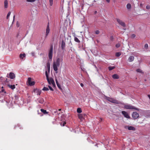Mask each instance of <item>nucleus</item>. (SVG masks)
<instances>
[{"label": "nucleus", "mask_w": 150, "mask_h": 150, "mask_svg": "<svg viewBox=\"0 0 150 150\" xmlns=\"http://www.w3.org/2000/svg\"><path fill=\"white\" fill-rule=\"evenodd\" d=\"M42 90L43 91H48L49 90V89L48 88L46 87H44V88H43L42 89Z\"/></svg>", "instance_id": "obj_30"}, {"label": "nucleus", "mask_w": 150, "mask_h": 150, "mask_svg": "<svg viewBox=\"0 0 150 150\" xmlns=\"http://www.w3.org/2000/svg\"><path fill=\"white\" fill-rule=\"evenodd\" d=\"M41 111L44 114H47L48 113V112H47L46 110H44L43 109H41Z\"/></svg>", "instance_id": "obj_20"}, {"label": "nucleus", "mask_w": 150, "mask_h": 150, "mask_svg": "<svg viewBox=\"0 0 150 150\" xmlns=\"http://www.w3.org/2000/svg\"><path fill=\"white\" fill-rule=\"evenodd\" d=\"M136 71L137 72L140 73L142 74L144 73V72H142V71L140 69H137Z\"/></svg>", "instance_id": "obj_26"}, {"label": "nucleus", "mask_w": 150, "mask_h": 150, "mask_svg": "<svg viewBox=\"0 0 150 150\" xmlns=\"http://www.w3.org/2000/svg\"><path fill=\"white\" fill-rule=\"evenodd\" d=\"M83 6H84V5L83 4H82L81 5L82 9H83Z\"/></svg>", "instance_id": "obj_55"}, {"label": "nucleus", "mask_w": 150, "mask_h": 150, "mask_svg": "<svg viewBox=\"0 0 150 150\" xmlns=\"http://www.w3.org/2000/svg\"><path fill=\"white\" fill-rule=\"evenodd\" d=\"M107 100L111 102L112 103H115L116 104H122V105H124V103H122L121 102L119 101L116 99H113L108 98L107 99Z\"/></svg>", "instance_id": "obj_3"}, {"label": "nucleus", "mask_w": 150, "mask_h": 150, "mask_svg": "<svg viewBox=\"0 0 150 150\" xmlns=\"http://www.w3.org/2000/svg\"><path fill=\"white\" fill-rule=\"evenodd\" d=\"M8 74L7 76H6V77H7L8 78V77H9V76H8Z\"/></svg>", "instance_id": "obj_61"}, {"label": "nucleus", "mask_w": 150, "mask_h": 150, "mask_svg": "<svg viewBox=\"0 0 150 150\" xmlns=\"http://www.w3.org/2000/svg\"><path fill=\"white\" fill-rule=\"evenodd\" d=\"M8 2L7 0H5L4 1V6L5 8L8 7Z\"/></svg>", "instance_id": "obj_16"}, {"label": "nucleus", "mask_w": 150, "mask_h": 150, "mask_svg": "<svg viewBox=\"0 0 150 150\" xmlns=\"http://www.w3.org/2000/svg\"><path fill=\"white\" fill-rule=\"evenodd\" d=\"M47 67H50V62H48L47 63Z\"/></svg>", "instance_id": "obj_42"}, {"label": "nucleus", "mask_w": 150, "mask_h": 150, "mask_svg": "<svg viewBox=\"0 0 150 150\" xmlns=\"http://www.w3.org/2000/svg\"><path fill=\"white\" fill-rule=\"evenodd\" d=\"M99 33H100V31L98 30H96L95 31V33L96 34H98Z\"/></svg>", "instance_id": "obj_45"}, {"label": "nucleus", "mask_w": 150, "mask_h": 150, "mask_svg": "<svg viewBox=\"0 0 150 150\" xmlns=\"http://www.w3.org/2000/svg\"><path fill=\"white\" fill-rule=\"evenodd\" d=\"M55 81H56V82L57 84L59 83L57 81V79H55Z\"/></svg>", "instance_id": "obj_53"}, {"label": "nucleus", "mask_w": 150, "mask_h": 150, "mask_svg": "<svg viewBox=\"0 0 150 150\" xmlns=\"http://www.w3.org/2000/svg\"><path fill=\"white\" fill-rule=\"evenodd\" d=\"M106 1L108 3L110 1V0H106Z\"/></svg>", "instance_id": "obj_57"}, {"label": "nucleus", "mask_w": 150, "mask_h": 150, "mask_svg": "<svg viewBox=\"0 0 150 150\" xmlns=\"http://www.w3.org/2000/svg\"><path fill=\"white\" fill-rule=\"evenodd\" d=\"M8 82H9V81L7 79H6V80L4 82V83H3V84H5L6 83H8Z\"/></svg>", "instance_id": "obj_37"}, {"label": "nucleus", "mask_w": 150, "mask_h": 150, "mask_svg": "<svg viewBox=\"0 0 150 150\" xmlns=\"http://www.w3.org/2000/svg\"><path fill=\"white\" fill-rule=\"evenodd\" d=\"M53 45L51 44L50 45V48L49 50L48 53L49 58L50 59L51 61L52 60V54H53Z\"/></svg>", "instance_id": "obj_2"}, {"label": "nucleus", "mask_w": 150, "mask_h": 150, "mask_svg": "<svg viewBox=\"0 0 150 150\" xmlns=\"http://www.w3.org/2000/svg\"><path fill=\"white\" fill-rule=\"evenodd\" d=\"M15 77V74L12 72H11L9 74V78L11 79H13Z\"/></svg>", "instance_id": "obj_12"}, {"label": "nucleus", "mask_w": 150, "mask_h": 150, "mask_svg": "<svg viewBox=\"0 0 150 150\" xmlns=\"http://www.w3.org/2000/svg\"><path fill=\"white\" fill-rule=\"evenodd\" d=\"M47 79L49 84L50 85L51 83L50 80L49 79Z\"/></svg>", "instance_id": "obj_38"}, {"label": "nucleus", "mask_w": 150, "mask_h": 150, "mask_svg": "<svg viewBox=\"0 0 150 150\" xmlns=\"http://www.w3.org/2000/svg\"><path fill=\"white\" fill-rule=\"evenodd\" d=\"M66 46V44L64 40H62L61 41V49L64 51L65 50V47Z\"/></svg>", "instance_id": "obj_7"}, {"label": "nucleus", "mask_w": 150, "mask_h": 150, "mask_svg": "<svg viewBox=\"0 0 150 150\" xmlns=\"http://www.w3.org/2000/svg\"><path fill=\"white\" fill-rule=\"evenodd\" d=\"M26 56V54L25 53L23 54H20L19 55V57L20 58L23 59L24 57H25Z\"/></svg>", "instance_id": "obj_19"}, {"label": "nucleus", "mask_w": 150, "mask_h": 150, "mask_svg": "<svg viewBox=\"0 0 150 150\" xmlns=\"http://www.w3.org/2000/svg\"><path fill=\"white\" fill-rule=\"evenodd\" d=\"M122 113L125 117L129 119L130 118V117L127 112L123 111L122 112Z\"/></svg>", "instance_id": "obj_9"}, {"label": "nucleus", "mask_w": 150, "mask_h": 150, "mask_svg": "<svg viewBox=\"0 0 150 150\" xmlns=\"http://www.w3.org/2000/svg\"><path fill=\"white\" fill-rule=\"evenodd\" d=\"M16 26L17 27H18L19 26V24L18 23V22H17V23H16Z\"/></svg>", "instance_id": "obj_52"}, {"label": "nucleus", "mask_w": 150, "mask_h": 150, "mask_svg": "<svg viewBox=\"0 0 150 150\" xmlns=\"http://www.w3.org/2000/svg\"><path fill=\"white\" fill-rule=\"evenodd\" d=\"M48 87L50 90L52 91H54V89L52 88L51 86H48Z\"/></svg>", "instance_id": "obj_40"}, {"label": "nucleus", "mask_w": 150, "mask_h": 150, "mask_svg": "<svg viewBox=\"0 0 150 150\" xmlns=\"http://www.w3.org/2000/svg\"><path fill=\"white\" fill-rule=\"evenodd\" d=\"M117 21L118 23L123 27H125L126 26L125 23L123 22H122V21L120 20L119 19H117Z\"/></svg>", "instance_id": "obj_8"}, {"label": "nucleus", "mask_w": 150, "mask_h": 150, "mask_svg": "<svg viewBox=\"0 0 150 150\" xmlns=\"http://www.w3.org/2000/svg\"><path fill=\"white\" fill-rule=\"evenodd\" d=\"M61 109H59V111H61Z\"/></svg>", "instance_id": "obj_64"}, {"label": "nucleus", "mask_w": 150, "mask_h": 150, "mask_svg": "<svg viewBox=\"0 0 150 150\" xmlns=\"http://www.w3.org/2000/svg\"><path fill=\"white\" fill-rule=\"evenodd\" d=\"M50 79L51 81V84H52V85L54 86H55V83L54 80L52 78H50Z\"/></svg>", "instance_id": "obj_18"}, {"label": "nucleus", "mask_w": 150, "mask_h": 150, "mask_svg": "<svg viewBox=\"0 0 150 150\" xmlns=\"http://www.w3.org/2000/svg\"><path fill=\"white\" fill-rule=\"evenodd\" d=\"M47 68L48 71L49 72V73L50 72V67H49V68L47 67Z\"/></svg>", "instance_id": "obj_50"}, {"label": "nucleus", "mask_w": 150, "mask_h": 150, "mask_svg": "<svg viewBox=\"0 0 150 150\" xmlns=\"http://www.w3.org/2000/svg\"><path fill=\"white\" fill-rule=\"evenodd\" d=\"M80 85H81V86L82 87H83L84 86V85L83 83H81L80 84Z\"/></svg>", "instance_id": "obj_54"}, {"label": "nucleus", "mask_w": 150, "mask_h": 150, "mask_svg": "<svg viewBox=\"0 0 150 150\" xmlns=\"http://www.w3.org/2000/svg\"><path fill=\"white\" fill-rule=\"evenodd\" d=\"M15 16L14 15L13 16V22L12 23V24H13V22L14 21V19H15Z\"/></svg>", "instance_id": "obj_51"}, {"label": "nucleus", "mask_w": 150, "mask_h": 150, "mask_svg": "<svg viewBox=\"0 0 150 150\" xmlns=\"http://www.w3.org/2000/svg\"><path fill=\"white\" fill-rule=\"evenodd\" d=\"M49 23H48L47 24V27L46 28V36L45 37V38H46L47 36L48 35V33H49L50 32V28H49Z\"/></svg>", "instance_id": "obj_11"}, {"label": "nucleus", "mask_w": 150, "mask_h": 150, "mask_svg": "<svg viewBox=\"0 0 150 150\" xmlns=\"http://www.w3.org/2000/svg\"><path fill=\"white\" fill-rule=\"evenodd\" d=\"M146 9H150V6L149 5H147L146 6Z\"/></svg>", "instance_id": "obj_44"}, {"label": "nucleus", "mask_w": 150, "mask_h": 150, "mask_svg": "<svg viewBox=\"0 0 150 150\" xmlns=\"http://www.w3.org/2000/svg\"><path fill=\"white\" fill-rule=\"evenodd\" d=\"M32 54L33 56H34L35 55V54L34 52H32Z\"/></svg>", "instance_id": "obj_56"}, {"label": "nucleus", "mask_w": 150, "mask_h": 150, "mask_svg": "<svg viewBox=\"0 0 150 150\" xmlns=\"http://www.w3.org/2000/svg\"><path fill=\"white\" fill-rule=\"evenodd\" d=\"M115 66H113V67H108V69L110 71H111L112 70H113V69H114L115 68Z\"/></svg>", "instance_id": "obj_23"}, {"label": "nucleus", "mask_w": 150, "mask_h": 150, "mask_svg": "<svg viewBox=\"0 0 150 150\" xmlns=\"http://www.w3.org/2000/svg\"><path fill=\"white\" fill-rule=\"evenodd\" d=\"M112 78L114 79H117L119 78V76L116 74L113 75L112 76Z\"/></svg>", "instance_id": "obj_14"}, {"label": "nucleus", "mask_w": 150, "mask_h": 150, "mask_svg": "<svg viewBox=\"0 0 150 150\" xmlns=\"http://www.w3.org/2000/svg\"><path fill=\"white\" fill-rule=\"evenodd\" d=\"M49 1L50 5L52 6L53 4V0H49Z\"/></svg>", "instance_id": "obj_36"}, {"label": "nucleus", "mask_w": 150, "mask_h": 150, "mask_svg": "<svg viewBox=\"0 0 150 150\" xmlns=\"http://www.w3.org/2000/svg\"><path fill=\"white\" fill-rule=\"evenodd\" d=\"M82 112V111L81 108H79L77 109V112L78 113H80L81 112Z\"/></svg>", "instance_id": "obj_22"}, {"label": "nucleus", "mask_w": 150, "mask_h": 150, "mask_svg": "<svg viewBox=\"0 0 150 150\" xmlns=\"http://www.w3.org/2000/svg\"><path fill=\"white\" fill-rule=\"evenodd\" d=\"M131 5L129 3H128L127 5V8L128 9H130L131 8Z\"/></svg>", "instance_id": "obj_25"}, {"label": "nucleus", "mask_w": 150, "mask_h": 150, "mask_svg": "<svg viewBox=\"0 0 150 150\" xmlns=\"http://www.w3.org/2000/svg\"><path fill=\"white\" fill-rule=\"evenodd\" d=\"M136 35L135 34H133L132 35L131 37L132 38H134L135 37Z\"/></svg>", "instance_id": "obj_46"}, {"label": "nucleus", "mask_w": 150, "mask_h": 150, "mask_svg": "<svg viewBox=\"0 0 150 150\" xmlns=\"http://www.w3.org/2000/svg\"><path fill=\"white\" fill-rule=\"evenodd\" d=\"M110 39L111 41H112L113 39V37L112 36H111L110 37Z\"/></svg>", "instance_id": "obj_47"}, {"label": "nucleus", "mask_w": 150, "mask_h": 150, "mask_svg": "<svg viewBox=\"0 0 150 150\" xmlns=\"http://www.w3.org/2000/svg\"><path fill=\"white\" fill-rule=\"evenodd\" d=\"M74 40L76 42H77L79 43L80 42V41L76 37H75Z\"/></svg>", "instance_id": "obj_21"}, {"label": "nucleus", "mask_w": 150, "mask_h": 150, "mask_svg": "<svg viewBox=\"0 0 150 150\" xmlns=\"http://www.w3.org/2000/svg\"><path fill=\"white\" fill-rule=\"evenodd\" d=\"M63 56H62L61 58H58L57 59L56 62H54L53 63V68L54 70L55 71V73H58V66L59 67L60 65V62H62L63 61Z\"/></svg>", "instance_id": "obj_1"}, {"label": "nucleus", "mask_w": 150, "mask_h": 150, "mask_svg": "<svg viewBox=\"0 0 150 150\" xmlns=\"http://www.w3.org/2000/svg\"><path fill=\"white\" fill-rule=\"evenodd\" d=\"M38 90L37 88H35L34 89L33 91L34 92H36Z\"/></svg>", "instance_id": "obj_48"}, {"label": "nucleus", "mask_w": 150, "mask_h": 150, "mask_svg": "<svg viewBox=\"0 0 150 150\" xmlns=\"http://www.w3.org/2000/svg\"><path fill=\"white\" fill-rule=\"evenodd\" d=\"M125 129H127V128L129 130H133L134 131L135 130V128L133 126H125Z\"/></svg>", "instance_id": "obj_10"}, {"label": "nucleus", "mask_w": 150, "mask_h": 150, "mask_svg": "<svg viewBox=\"0 0 150 150\" xmlns=\"http://www.w3.org/2000/svg\"><path fill=\"white\" fill-rule=\"evenodd\" d=\"M27 2H33L35 1V0H26Z\"/></svg>", "instance_id": "obj_39"}, {"label": "nucleus", "mask_w": 150, "mask_h": 150, "mask_svg": "<svg viewBox=\"0 0 150 150\" xmlns=\"http://www.w3.org/2000/svg\"><path fill=\"white\" fill-rule=\"evenodd\" d=\"M11 12L10 11H9L8 12V14H7V16H6V18L7 19H8L9 16H10V14H11Z\"/></svg>", "instance_id": "obj_33"}, {"label": "nucleus", "mask_w": 150, "mask_h": 150, "mask_svg": "<svg viewBox=\"0 0 150 150\" xmlns=\"http://www.w3.org/2000/svg\"><path fill=\"white\" fill-rule=\"evenodd\" d=\"M0 92H4V93H6V92L5 91V90L4 89H1L0 91Z\"/></svg>", "instance_id": "obj_41"}, {"label": "nucleus", "mask_w": 150, "mask_h": 150, "mask_svg": "<svg viewBox=\"0 0 150 150\" xmlns=\"http://www.w3.org/2000/svg\"><path fill=\"white\" fill-rule=\"evenodd\" d=\"M134 59V57L133 56H130L128 58V60L129 62L133 61Z\"/></svg>", "instance_id": "obj_15"}, {"label": "nucleus", "mask_w": 150, "mask_h": 150, "mask_svg": "<svg viewBox=\"0 0 150 150\" xmlns=\"http://www.w3.org/2000/svg\"><path fill=\"white\" fill-rule=\"evenodd\" d=\"M7 86L10 88H11V89L13 90L15 88V86L14 85H10L9 84H8Z\"/></svg>", "instance_id": "obj_17"}, {"label": "nucleus", "mask_w": 150, "mask_h": 150, "mask_svg": "<svg viewBox=\"0 0 150 150\" xmlns=\"http://www.w3.org/2000/svg\"><path fill=\"white\" fill-rule=\"evenodd\" d=\"M78 117L79 119H80L82 121L83 119H84V118L83 117V114H79L78 115Z\"/></svg>", "instance_id": "obj_13"}, {"label": "nucleus", "mask_w": 150, "mask_h": 150, "mask_svg": "<svg viewBox=\"0 0 150 150\" xmlns=\"http://www.w3.org/2000/svg\"><path fill=\"white\" fill-rule=\"evenodd\" d=\"M31 80V78L30 77H29L28 78L27 82L28 83L29 85L30 86H33L35 85V82L34 81H32Z\"/></svg>", "instance_id": "obj_5"}, {"label": "nucleus", "mask_w": 150, "mask_h": 150, "mask_svg": "<svg viewBox=\"0 0 150 150\" xmlns=\"http://www.w3.org/2000/svg\"><path fill=\"white\" fill-rule=\"evenodd\" d=\"M120 44L119 43L116 44L115 45V47L117 48H118V47H120Z\"/></svg>", "instance_id": "obj_35"}, {"label": "nucleus", "mask_w": 150, "mask_h": 150, "mask_svg": "<svg viewBox=\"0 0 150 150\" xmlns=\"http://www.w3.org/2000/svg\"><path fill=\"white\" fill-rule=\"evenodd\" d=\"M124 108L128 109H134L137 111L139 110V109L138 108H137L134 107L130 105H125L124 106Z\"/></svg>", "instance_id": "obj_4"}, {"label": "nucleus", "mask_w": 150, "mask_h": 150, "mask_svg": "<svg viewBox=\"0 0 150 150\" xmlns=\"http://www.w3.org/2000/svg\"><path fill=\"white\" fill-rule=\"evenodd\" d=\"M121 54L120 52H117L115 53V56L117 57H119Z\"/></svg>", "instance_id": "obj_24"}, {"label": "nucleus", "mask_w": 150, "mask_h": 150, "mask_svg": "<svg viewBox=\"0 0 150 150\" xmlns=\"http://www.w3.org/2000/svg\"><path fill=\"white\" fill-rule=\"evenodd\" d=\"M83 117L84 118V117H85V116L86 115L85 114H83Z\"/></svg>", "instance_id": "obj_58"}, {"label": "nucleus", "mask_w": 150, "mask_h": 150, "mask_svg": "<svg viewBox=\"0 0 150 150\" xmlns=\"http://www.w3.org/2000/svg\"><path fill=\"white\" fill-rule=\"evenodd\" d=\"M144 48L146 49H147L148 48V45L147 44H146L144 45Z\"/></svg>", "instance_id": "obj_43"}, {"label": "nucleus", "mask_w": 150, "mask_h": 150, "mask_svg": "<svg viewBox=\"0 0 150 150\" xmlns=\"http://www.w3.org/2000/svg\"><path fill=\"white\" fill-rule=\"evenodd\" d=\"M97 13V12L96 11H95V12H94V14H96Z\"/></svg>", "instance_id": "obj_60"}, {"label": "nucleus", "mask_w": 150, "mask_h": 150, "mask_svg": "<svg viewBox=\"0 0 150 150\" xmlns=\"http://www.w3.org/2000/svg\"><path fill=\"white\" fill-rule=\"evenodd\" d=\"M4 78H3V77H1L0 78V80H1V81H2V80H4Z\"/></svg>", "instance_id": "obj_49"}, {"label": "nucleus", "mask_w": 150, "mask_h": 150, "mask_svg": "<svg viewBox=\"0 0 150 150\" xmlns=\"http://www.w3.org/2000/svg\"><path fill=\"white\" fill-rule=\"evenodd\" d=\"M66 123L64 121L63 123L62 122L60 123V124L61 125H62V126H64L65 125Z\"/></svg>", "instance_id": "obj_32"}, {"label": "nucleus", "mask_w": 150, "mask_h": 150, "mask_svg": "<svg viewBox=\"0 0 150 150\" xmlns=\"http://www.w3.org/2000/svg\"><path fill=\"white\" fill-rule=\"evenodd\" d=\"M148 96L149 98L150 99V95H148Z\"/></svg>", "instance_id": "obj_59"}, {"label": "nucleus", "mask_w": 150, "mask_h": 150, "mask_svg": "<svg viewBox=\"0 0 150 150\" xmlns=\"http://www.w3.org/2000/svg\"><path fill=\"white\" fill-rule=\"evenodd\" d=\"M3 88H4V87L2 86V87H1V88H2V89H3Z\"/></svg>", "instance_id": "obj_63"}, {"label": "nucleus", "mask_w": 150, "mask_h": 150, "mask_svg": "<svg viewBox=\"0 0 150 150\" xmlns=\"http://www.w3.org/2000/svg\"><path fill=\"white\" fill-rule=\"evenodd\" d=\"M44 101V100L43 98H41L39 100V102L40 103L42 104Z\"/></svg>", "instance_id": "obj_28"}, {"label": "nucleus", "mask_w": 150, "mask_h": 150, "mask_svg": "<svg viewBox=\"0 0 150 150\" xmlns=\"http://www.w3.org/2000/svg\"><path fill=\"white\" fill-rule=\"evenodd\" d=\"M92 1H93V0H88L87 2V4L88 5L91 6V5L92 4V3H91L90 2H92Z\"/></svg>", "instance_id": "obj_29"}, {"label": "nucleus", "mask_w": 150, "mask_h": 150, "mask_svg": "<svg viewBox=\"0 0 150 150\" xmlns=\"http://www.w3.org/2000/svg\"><path fill=\"white\" fill-rule=\"evenodd\" d=\"M58 87V88L60 90H62V89L61 87V86H60V85L59 83H57V84Z\"/></svg>", "instance_id": "obj_31"}, {"label": "nucleus", "mask_w": 150, "mask_h": 150, "mask_svg": "<svg viewBox=\"0 0 150 150\" xmlns=\"http://www.w3.org/2000/svg\"><path fill=\"white\" fill-rule=\"evenodd\" d=\"M41 92H42V91L41 90H39L38 89L36 92L37 93V94L38 95H40V94L41 93Z\"/></svg>", "instance_id": "obj_27"}, {"label": "nucleus", "mask_w": 150, "mask_h": 150, "mask_svg": "<svg viewBox=\"0 0 150 150\" xmlns=\"http://www.w3.org/2000/svg\"><path fill=\"white\" fill-rule=\"evenodd\" d=\"M132 116L133 119L135 120L139 117V115L138 113L134 112L132 113Z\"/></svg>", "instance_id": "obj_6"}, {"label": "nucleus", "mask_w": 150, "mask_h": 150, "mask_svg": "<svg viewBox=\"0 0 150 150\" xmlns=\"http://www.w3.org/2000/svg\"><path fill=\"white\" fill-rule=\"evenodd\" d=\"M102 120H103L102 119V118H100V121H102Z\"/></svg>", "instance_id": "obj_62"}, {"label": "nucleus", "mask_w": 150, "mask_h": 150, "mask_svg": "<svg viewBox=\"0 0 150 150\" xmlns=\"http://www.w3.org/2000/svg\"><path fill=\"white\" fill-rule=\"evenodd\" d=\"M45 75L47 79H49L48 75V74L47 72V71H45Z\"/></svg>", "instance_id": "obj_34"}]
</instances>
